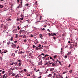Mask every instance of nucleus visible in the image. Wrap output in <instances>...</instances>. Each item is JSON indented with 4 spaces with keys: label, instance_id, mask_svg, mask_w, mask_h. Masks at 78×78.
<instances>
[{
    "label": "nucleus",
    "instance_id": "nucleus-1",
    "mask_svg": "<svg viewBox=\"0 0 78 78\" xmlns=\"http://www.w3.org/2000/svg\"><path fill=\"white\" fill-rule=\"evenodd\" d=\"M42 47H36V48H35V50H36L37 51V50H42Z\"/></svg>",
    "mask_w": 78,
    "mask_h": 78
},
{
    "label": "nucleus",
    "instance_id": "nucleus-2",
    "mask_svg": "<svg viewBox=\"0 0 78 78\" xmlns=\"http://www.w3.org/2000/svg\"><path fill=\"white\" fill-rule=\"evenodd\" d=\"M11 46L12 48H15L16 47V45L15 44H13Z\"/></svg>",
    "mask_w": 78,
    "mask_h": 78
},
{
    "label": "nucleus",
    "instance_id": "nucleus-3",
    "mask_svg": "<svg viewBox=\"0 0 78 78\" xmlns=\"http://www.w3.org/2000/svg\"><path fill=\"white\" fill-rule=\"evenodd\" d=\"M22 1H23V0H21V2H20V4L19 5H20V6H21V8L22 7V6H23Z\"/></svg>",
    "mask_w": 78,
    "mask_h": 78
},
{
    "label": "nucleus",
    "instance_id": "nucleus-4",
    "mask_svg": "<svg viewBox=\"0 0 78 78\" xmlns=\"http://www.w3.org/2000/svg\"><path fill=\"white\" fill-rule=\"evenodd\" d=\"M73 44V42H71V44L70 45V48H73V46H72V45Z\"/></svg>",
    "mask_w": 78,
    "mask_h": 78
},
{
    "label": "nucleus",
    "instance_id": "nucleus-5",
    "mask_svg": "<svg viewBox=\"0 0 78 78\" xmlns=\"http://www.w3.org/2000/svg\"><path fill=\"white\" fill-rule=\"evenodd\" d=\"M25 31L23 30H20V33H25Z\"/></svg>",
    "mask_w": 78,
    "mask_h": 78
},
{
    "label": "nucleus",
    "instance_id": "nucleus-6",
    "mask_svg": "<svg viewBox=\"0 0 78 78\" xmlns=\"http://www.w3.org/2000/svg\"><path fill=\"white\" fill-rule=\"evenodd\" d=\"M13 33H16V32H17V30L16 29H14L13 31H12Z\"/></svg>",
    "mask_w": 78,
    "mask_h": 78
},
{
    "label": "nucleus",
    "instance_id": "nucleus-7",
    "mask_svg": "<svg viewBox=\"0 0 78 78\" xmlns=\"http://www.w3.org/2000/svg\"><path fill=\"white\" fill-rule=\"evenodd\" d=\"M42 61H41V62H39L38 64V65H39H39H42Z\"/></svg>",
    "mask_w": 78,
    "mask_h": 78
},
{
    "label": "nucleus",
    "instance_id": "nucleus-8",
    "mask_svg": "<svg viewBox=\"0 0 78 78\" xmlns=\"http://www.w3.org/2000/svg\"><path fill=\"white\" fill-rule=\"evenodd\" d=\"M45 57H44L42 58L43 59H44L45 61V60H47V58H45Z\"/></svg>",
    "mask_w": 78,
    "mask_h": 78
},
{
    "label": "nucleus",
    "instance_id": "nucleus-9",
    "mask_svg": "<svg viewBox=\"0 0 78 78\" xmlns=\"http://www.w3.org/2000/svg\"><path fill=\"white\" fill-rule=\"evenodd\" d=\"M18 53L19 55H20V54H22L23 53V52L21 51V52L19 51L18 52Z\"/></svg>",
    "mask_w": 78,
    "mask_h": 78
},
{
    "label": "nucleus",
    "instance_id": "nucleus-10",
    "mask_svg": "<svg viewBox=\"0 0 78 78\" xmlns=\"http://www.w3.org/2000/svg\"><path fill=\"white\" fill-rule=\"evenodd\" d=\"M4 30H7L8 29V28H7V27H6L5 26H4Z\"/></svg>",
    "mask_w": 78,
    "mask_h": 78
},
{
    "label": "nucleus",
    "instance_id": "nucleus-11",
    "mask_svg": "<svg viewBox=\"0 0 78 78\" xmlns=\"http://www.w3.org/2000/svg\"><path fill=\"white\" fill-rule=\"evenodd\" d=\"M52 66H53L54 67H55L56 66V64L54 63H52Z\"/></svg>",
    "mask_w": 78,
    "mask_h": 78
},
{
    "label": "nucleus",
    "instance_id": "nucleus-12",
    "mask_svg": "<svg viewBox=\"0 0 78 78\" xmlns=\"http://www.w3.org/2000/svg\"><path fill=\"white\" fill-rule=\"evenodd\" d=\"M55 76H56V73H54V76L52 77H51V78H55Z\"/></svg>",
    "mask_w": 78,
    "mask_h": 78
},
{
    "label": "nucleus",
    "instance_id": "nucleus-13",
    "mask_svg": "<svg viewBox=\"0 0 78 78\" xmlns=\"http://www.w3.org/2000/svg\"><path fill=\"white\" fill-rule=\"evenodd\" d=\"M77 46H78V44H77V43L76 42L75 43V47H77Z\"/></svg>",
    "mask_w": 78,
    "mask_h": 78
},
{
    "label": "nucleus",
    "instance_id": "nucleus-14",
    "mask_svg": "<svg viewBox=\"0 0 78 78\" xmlns=\"http://www.w3.org/2000/svg\"><path fill=\"white\" fill-rule=\"evenodd\" d=\"M39 36H40V38H41V39H42V34H40L39 35Z\"/></svg>",
    "mask_w": 78,
    "mask_h": 78
},
{
    "label": "nucleus",
    "instance_id": "nucleus-15",
    "mask_svg": "<svg viewBox=\"0 0 78 78\" xmlns=\"http://www.w3.org/2000/svg\"><path fill=\"white\" fill-rule=\"evenodd\" d=\"M52 76V75L51 74H49V75H48V77H51Z\"/></svg>",
    "mask_w": 78,
    "mask_h": 78
},
{
    "label": "nucleus",
    "instance_id": "nucleus-16",
    "mask_svg": "<svg viewBox=\"0 0 78 78\" xmlns=\"http://www.w3.org/2000/svg\"><path fill=\"white\" fill-rule=\"evenodd\" d=\"M40 56H41V55H39L37 57V58H38V59H41V57H40Z\"/></svg>",
    "mask_w": 78,
    "mask_h": 78
},
{
    "label": "nucleus",
    "instance_id": "nucleus-17",
    "mask_svg": "<svg viewBox=\"0 0 78 78\" xmlns=\"http://www.w3.org/2000/svg\"><path fill=\"white\" fill-rule=\"evenodd\" d=\"M58 62H59V63L60 64V65H61V66H62V63H61V62L59 61H58Z\"/></svg>",
    "mask_w": 78,
    "mask_h": 78
},
{
    "label": "nucleus",
    "instance_id": "nucleus-18",
    "mask_svg": "<svg viewBox=\"0 0 78 78\" xmlns=\"http://www.w3.org/2000/svg\"><path fill=\"white\" fill-rule=\"evenodd\" d=\"M4 53H7L8 52V51H7V50H6L5 51H4Z\"/></svg>",
    "mask_w": 78,
    "mask_h": 78
},
{
    "label": "nucleus",
    "instance_id": "nucleus-19",
    "mask_svg": "<svg viewBox=\"0 0 78 78\" xmlns=\"http://www.w3.org/2000/svg\"><path fill=\"white\" fill-rule=\"evenodd\" d=\"M71 54V52H68V54H67V55H68V56H69V55H70Z\"/></svg>",
    "mask_w": 78,
    "mask_h": 78
},
{
    "label": "nucleus",
    "instance_id": "nucleus-20",
    "mask_svg": "<svg viewBox=\"0 0 78 78\" xmlns=\"http://www.w3.org/2000/svg\"><path fill=\"white\" fill-rule=\"evenodd\" d=\"M48 34L49 36H52V34H53V33L50 34V33H49Z\"/></svg>",
    "mask_w": 78,
    "mask_h": 78
},
{
    "label": "nucleus",
    "instance_id": "nucleus-21",
    "mask_svg": "<svg viewBox=\"0 0 78 78\" xmlns=\"http://www.w3.org/2000/svg\"><path fill=\"white\" fill-rule=\"evenodd\" d=\"M49 65H51V64H53V62H51V63L50 62H49Z\"/></svg>",
    "mask_w": 78,
    "mask_h": 78
},
{
    "label": "nucleus",
    "instance_id": "nucleus-22",
    "mask_svg": "<svg viewBox=\"0 0 78 78\" xmlns=\"http://www.w3.org/2000/svg\"><path fill=\"white\" fill-rule=\"evenodd\" d=\"M53 39L54 40H56V37H54Z\"/></svg>",
    "mask_w": 78,
    "mask_h": 78
},
{
    "label": "nucleus",
    "instance_id": "nucleus-23",
    "mask_svg": "<svg viewBox=\"0 0 78 78\" xmlns=\"http://www.w3.org/2000/svg\"><path fill=\"white\" fill-rule=\"evenodd\" d=\"M10 41H13V37H12L10 39Z\"/></svg>",
    "mask_w": 78,
    "mask_h": 78
},
{
    "label": "nucleus",
    "instance_id": "nucleus-24",
    "mask_svg": "<svg viewBox=\"0 0 78 78\" xmlns=\"http://www.w3.org/2000/svg\"><path fill=\"white\" fill-rule=\"evenodd\" d=\"M33 48H36V46H35L34 45H33Z\"/></svg>",
    "mask_w": 78,
    "mask_h": 78
},
{
    "label": "nucleus",
    "instance_id": "nucleus-25",
    "mask_svg": "<svg viewBox=\"0 0 78 78\" xmlns=\"http://www.w3.org/2000/svg\"><path fill=\"white\" fill-rule=\"evenodd\" d=\"M49 55H48V54H46V55H45L44 56V57H46V56H49Z\"/></svg>",
    "mask_w": 78,
    "mask_h": 78
},
{
    "label": "nucleus",
    "instance_id": "nucleus-26",
    "mask_svg": "<svg viewBox=\"0 0 78 78\" xmlns=\"http://www.w3.org/2000/svg\"><path fill=\"white\" fill-rule=\"evenodd\" d=\"M23 37L24 38V39H25V38H26V36L25 35H24V36H23Z\"/></svg>",
    "mask_w": 78,
    "mask_h": 78
},
{
    "label": "nucleus",
    "instance_id": "nucleus-27",
    "mask_svg": "<svg viewBox=\"0 0 78 78\" xmlns=\"http://www.w3.org/2000/svg\"><path fill=\"white\" fill-rule=\"evenodd\" d=\"M20 7H21V6L20 5H19V6H18V7H17V8H20Z\"/></svg>",
    "mask_w": 78,
    "mask_h": 78
},
{
    "label": "nucleus",
    "instance_id": "nucleus-28",
    "mask_svg": "<svg viewBox=\"0 0 78 78\" xmlns=\"http://www.w3.org/2000/svg\"><path fill=\"white\" fill-rule=\"evenodd\" d=\"M13 42L15 44H16V43H17V41H13Z\"/></svg>",
    "mask_w": 78,
    "mask_h": 78
},
{
    "label": "nucleus",
    "instance_id": "nucleus-29",
    "mask_svg": "<svg viewBox=\"0 0 78 78\" xmlns=\"http://www.w3.org/2000/svg\"><path fill=\"white\" fill-rule=\"evenodd\" d=\"M67 58V55H65V58H64L65 59H66Z\"/></svg>",
    "mask_w": 78,
    "mask_h": 78
},
{
    "label": "nucleus",
    "instance_id": "nucleus-30",
    "mask_svg": "<svg viewBox=\"0 0 78 78\" xmlns=\"http://www.w3.org/2000/svg\"><path fill=\"white\" fill-rule=\"evenodd\" d=\"M27 76H30V74H29V73H27Z\"/></svg>",
    "mask_w": 78,
    "mask_h": 78
},
{
    "label": "nucleus",
    "instance_id": "nucleus-31",
    "mask_svg": "<svg viewBox=\"0 0 78 78\" xmlns=\"http://www.w3.org/2000/svg\"><path fill=\"white\" fill-rule=\"evenodd\" d=\"M8 20H9V21H11V19H10L9 18H8Z\"/></svg>",
    "mask_w": 78,
    "mask_h": 78
},
{
    "label": "nucleus",
    "instance_id": "nucleus-32",
    "mask_svg": "<svg viewBox=\"0 0 78 78\" xmlns=\"http://www.w3.org/2000/svg\"><path fill=\"white\" fill-rule=\"evenodd\" d=\"M34 36H33V35L32 34H30V37H34Z\"/></svg>",
    "mask_w": 78,
    "mask_h": 78
},
{
    "label": "nucleus",
    "instance_id": "nucleus-33",
    "mask_svg": "<svg viewBox=\"0 0 78 78\" xmlns=\"http://www.w3.org/2000/svg\"><path fill=\"white\" fill-rule=\"evenodd\" d=\"M24 71L25 72H27V69H24Z\"/></svg>",
    "mask_w": 78,
    "mask_h": 78
},
{
    "label": "nucleus",
    "instance_id": "nucleus-34",
    "mask_svg": "<svg viewBox=\"0 0 78 78\" xmlns=\"http://www.w3.org/2000/svg\"><path fill=\"white\" fill-rule=\"evenodd\" d=\"M69 73H72V70H71L70 71H69Z\"/></svg>",
    "mask_w": 78,
    "mask_h": 78
},
{
    "label": "nucleus",
    "instance_id": "nucleus-35",
    "mask_svg": "<svg viewBox=\"0 0 78 78\" xmlns=\"http://www.w3.org/2000/svg\"><path fill=\"white\" fill-rule=\"evenodd\" d=\"M24 42H27V39H25L24 40Z\"/></svg>",
    "mask_w": 78,
    "mask_h": 78
},
{
    "label": "nucleus",
    "instance_id": "nucleus-36",
    "mask_svg": "<svg viewBox=\"0 0 78 78\" xmlns=\"http://www.w3.org/2000/svg\"><path fill=\"white\" fill-rule=\"evenodd\" d=\"M3 6L2 5H0V8H3Z\"/></svg>",
    "mask_w": 78,
    "mask_h": 78
},
{
    "label": "nucleus",
    "instance_id": "nucleus-37",
    "mask_svg": "<svg viewBox=\"0 0 78 78\" xmlns=\"http://www.w3.org/2000/svg\"><path fill=\"white\" fill-rule=\"evenodd\" d=\"M42 19V16H40V20H41V19Z\"/></svg>",
    "mask_w": 78,
    "mask_h": 78
},
{
    "label": "nucleus",
    "instance_id": "nucleus-38",
    "mask_svg": "<svg viewBox=\"0 0 78 78\" xmlns=\"http://www.w3.org/2000/svg\"><path fill=\"white\" fill-rule=\"evenodd\" d=\"M38 47H41V45L40 44L39 46H38Z\"/></svg>",
    "mask_w": 78,
    "mask_h": 78
},
{
    "label": "nucleus",
    "instance_id": "nucleus-39",
    "mask_svg": "<svg viewBox=\"0 0 78 78\" xmlns=\"http://www.w3.org/2000/svg\"><path fill=\"white\" fill-rule=\"evenodd\" d=\"M56 57H57V55H55V56H54V58H56Z\"/></svg>",
    "mask_w": 78,
    "mask_h": 78
},
{
    "label": "nucleus",
    "instance_id": "nucleus-40",
    "mask_svg": "<svg viewBox=\"0 0 78 78\" xmlns=\"http://www.w3.org/2000/svg\"><path fill=\"white\" fill-rule=\"evenodd\" d=\"M5 75H6V74H4V75H3V77H3V78H5Z\"/></svg>",
    "mask_w": 78,
    "mask_h": 78
},
{
    "label": "nucleus",
    "instance_id": "nucleus-41",
    "mask_svg": "<svg viewBox=\"0 0 78 78\" xmlns=\"http://www.w3.org/2000/svg\"><path fill=\"white\" fill-rule=\"evenodd\" d=\"M9 44H10V42H8L7 43V45H9Z\"/></svg>",
    "mask_w": 78,
    "mask_h": 78
},
{
    "label": "nucleus",
    "instance_id": "nucleus-42",
    "mask_svg": "<svg viewBox=\"0 0 78 78\" xmlns=\"http://www.w3.org/2000/svg\"><path fill=\"white\" fill-rule=\"evenodd\" d=\"M18 65L19 66H21V63H19L18 64Z\"/></svg>",
    "mask_w": 78,
    "mask_h": 78
},
{
    "label": "nucleus",
    "instance_id": "nucleus-43",
    "mask_svg": "<svg viewBox=\"0 0 78 78\" xmlns=\"http://www.w3.org/2000/svg\"><path fill=\"white\" fill-rule=\"evenodd\" d=\"M17 51H18V50H16L15 51V53L16 54H17Z\"/></svg>",
    "mask_w": 78,
    "mask_h": 78
},
{
    "label": "nucleus",
    "instance_id": "nucleus-44",
    "mask_svg": "<svg viewBox=\"0 0 78 78\" xmlns=\"http://www.w3.org/2000/svg\"><path fill=\"white\" fill-rule=\"evenodd\" d=\"M41 55H43V56H44V53H42L41 54Z\"/></svg>",
    "mask_w": 78,
    "mask_h": 78
},
{
    "label": "nucleus",
    "instance_id": "nucleus-45",
    "mask_svg": "<svg viewBox=\"0 0 78 78\" xmlns=\"http://www.w3.org/2000/svg\"><path fill=\"white\" fill-rule=\"evenodd\" d=\"M20 2V0H17V2L18 3H19Z\"/></svg>",
    "mask_w": 78,
    "mask_h": 78
},
{
    "label": "nucleus",
    "instance_id": "nucleus-46",
    "mask_svg": "<svg viewBox=\"0 0 78 78\" xmlns=\"http://www.w3.org/2000/svg\"><path fill=\"white\" fill-rule=\"evenodd\" d=\"M5 71H3L2 72V74H3L5 73Z\"/></svg>",
    "mask_w": 78,
    "mask_h": 78
},
{
    "label": "nucleus",
    "instance_id": "nucleus-47",
    "mask_svg": "<svg viewBox=\"0 0 78 78\" xmlns=\"http://www.w3.org/2000/svg\"><path fill=\"white\" fill-rule=\"evenodd\" d=\"M18 62H20V63L21 62V61H20V60H19L18 61Z\"/></svg>",
    "mask_w": 78,
    "mask_h": 78
},
{
    "label": "nucleus",
    "instance_id": "nucleus-48",
    "mask_svg": "<svg viewBox=\"0 0 78 78\" xmlns=\"http://www.w3.org/2000/svg\"><path fill=\"white\" fill-rule=\"evenodd\" d=\"M1 27H2V28H3V24L1 25Z\"/></svg>",
    "mask_w": 78,
    "mask_h": 78
},
{
    "label": "nucleus",
    "instance_id": "nucleus-49",
    "mask_svg": "<svg viewBox=\"0 0 78 78\" xmlns=\"http://www.w3.org/2000/svg\"><path fill=\"white\" fill-rule=\"evenodd\" d=\"M19 45L18 46V47L16 48L17 49H19Z\"/></svg>",
    "mask_w": 78,
    "mask_h": 78
},
{
    "label": "nucleus",
    "instance_id": "nucleus-50",
    "mask_svg": "<svg viewBox=\"0 0 78 78\" xmlns=\"http://www.w3.org/2000/svg\"><path fill=\"white\" fill-rule=\"evenodd\" d=\"M50 59H52L53 58L52 57H51V56H50Z\"/></svg>",
    "mask_w": 78,
    "mask_h": 78
},
{
    "label": "nucleus",
    "instance_id": "nucleus-51",
    "mask_svg": "<svg viewBox=\"0 0 78 78\" xmlns=\"http://www.w3.org/2000/svg\"><path fill=\"white\" fill-rule=\"evenodd\" d=\"M52 70H55L56 71L57 70L56 69H55H55L54 68H52Z\"/></svg>",
    "mask_w": 78,
    "mask_h": 78
},
{
    "label": "nucleus",
    "instance_id": "nucleus-52",
    "mask_svg": "<svg viewBox=\"0 0 78 78\" xmlns=\"http://www.w3.org/2000/svg\"><path fill=\"white\" fill-rule=\"evenodd\" d=\"M29 56H31V53H30Z\"/></svg>",
    "mask_w": 78,
    "mask_h": 78
},
{
    "label": "nucleus",
    "instance_id": "nucleus-53",
    "mask_svg": "<svg viewBox=\"0 0 78 78\" xmlns=\"http://www.w3.org/2000/svg\"><path fill=\"white\" fill-rule=\"evenodd\" d=\"M41 30H45V28H41Z\"/></svg>",
    "mask_w": 78,
    "mask_h": 78
},
{
    "label": "nucleus",
    "instance_id": "nucleus-54",
    "mask_svg": "<svg viewBox=\"0 0 78 78\" xmlns=\"http://www.w3.org/2000/svg\"><path fill=\"white\" fill-rule=\"evenodd\" d=\"M53 34H54V36H56V34L55 33H54Z\"/></svg>",
    "mask_w": 78,
    "mask_h": 78
},
{
    "label": "nucleus",
    "instance_id": "nucleus-55",
    "mask_svg": "<svg viewBox=\"0 0 78 78\" xmlns=\"http://www.w3.org/2000/svg\"><path fill=\"white\" fill-rule=\"evenodd\" d=\"M17 28H18V30H20V28H19V27H17Z\"/></svg>",
    "mask_w": 78,
    "mask_h": 78
},
{
    "label": "nucleus",
    "instance_id": "nucleus-56",
    "mask_svg": "<svg viewBox=\"0 0 78 78\" xmlns=\"http://www.w3.org/2000/svg\"><path fill=\"white\" fill-rule=\"evenodd\" d=\"M14 64V63L13 62L11 64V65H12H12H13V64Z\"/></svg>",
    "mask_w": 78,
    "mask_h": 78
},
{
    "label": "nucleus",
    "instance_id": "nucleus-57",
    "mask_svg": "<svg viewBox=\"0 0 78 78\" xmlns=\"http://www.w3.org/2000/svg\"><path fill=\"white\" fill-rule=\"evenodd\" d=\"M47 30V31H48L49 32H50V30H49V29H48Z\"/></svg>",
    "mask_w": 78,
    "mask_h": 78
},
{
    "label": "nucleus",
    "instance_id": "nucleus-58",
    "mask_svg": "<svg viewBox=\"0 0 78 78\" xmlns=\"http://www.w3.org/2000/svg\"><path fill=\"white\" fill-rule=\"evenodd\" d=\"M2 59L3 58H1L0 59L1 61H2L3 60Z\"/></svg>",
    "mask_w": 78,
    "mask_h": 78
},
{
    "label": "nucleus",
    "instance_id": "nucleus-59",
    "mask_svg": "<svg viewBox=\"0 0 78 78\" xmlns=\"http://www.w3.org/2000/svg\"><path fill=\"white\" fill-rule=\"evenodd\" d=\"M39 69H38V70H37L36 71V72H39Z\"/></svg>",
    "mask_w": 78,
    "mask_h": 78
},
{
    "label": "nucleus",
    "instance_id": "nucleus-60",
    "mask_svg": "<svg viewBox=\"0 0 78 78\" xmlns=\"http://www.w3.org/2000/svg\"><path fill=\"white\" fill-rule=\"evenodd\" d=\"M11 69L12 70H14V69H12V68Z\"/></svg>",
    "mask_w": 78,
    "mask_h": 78
},
{
    "label": "nucleus",
    "instance_id": "nucleus-61",
    "mask_svg": "<svg viewBox=\"0 0 78 78\" xmlns=\"http://www.w3.org/2000/svg\"><path fill=\"white\" fill-rule=\"evenodd\" d=\"M19 20H20V19H17V21H18H18H19Z\"/></svg>",
    "mask_w": 78,
    "mask_h": 78
},
{
    "label": "nucleus",
    "instance_id": "nucleus-62",
    "mask_svg": "<svg viewBox=\"0 0 78 78\" xmlns=\"http://www.w3.org/2000/svg\"><path fill=\"white\" fill-rule=\"evenodd\" d=\"M20 20H23V18H20Z\"/></svg>",
    "mask_w": 78,
    "mask_h": 78
},
{
    "label": "nucleus",
    "instance_id": "nucleus-63",
    "mask_svg": "<svg viewBox=\"0 0 78 78\" xmlns=\"http://www.w3.org/2000/svg\"><path fill=\"white\" fill-rule=\"evenodd\" d=\"M12 76H14V75H15V74H14V73H13L12 74Z\"/></svg>",
    "mask_w": 78,
    "mask_h": 78
},
{
    "label": "nucleus",
    "instance_id": "nucleus-64",
    "mask_svg": "<svg viewBox=\"0 0 78 78\" xmlns=\"http://www.w3.org/2000/svg\"><path fill=\"white\" fill-rule=\"evenodd\" d=\"M28 5H29V4H26V6H28Z\"/></svg>",
    "mask_w": 78,
    "mask_h": 78
}]
</instances>
